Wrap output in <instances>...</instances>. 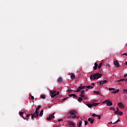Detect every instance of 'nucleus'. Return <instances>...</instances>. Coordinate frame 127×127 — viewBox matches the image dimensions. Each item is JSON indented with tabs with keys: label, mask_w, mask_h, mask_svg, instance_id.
I'll use <instances>...</instances> for the list:
<instances>
[{
	"label": "nucleus",
	"mask_w": 127,
	"mask_h": 127,
	"mask_svg": "<svg viewBox=\"0 0 127 127\" xmlns=\"http://www.w3.org/2000/svg\"><path fill=\"white\" fill-rule=\"evenodd\" d=\"M101 77H102V74L98 72V73H93V74H92L90 77V80H96V79L98 80V79H100Z\"/></svg>",
	"instance_id": "nucleus-1"
},
{
	"label": "nucleus",
	"mask_w": 127,
	"mask_h": 127,
	"mask_svg": "<svg viewBox=\"0 0 127 127\" xmlns=\"http://www.w3.org/2000/svg\"><path fill=\"white\" fill-rule=\"evenodd\" d=\"M69 113L70 114L71 118H73V119L76 118V119H79V117L77 116V112L75 110H70L69 111Z\"/></svg>",
	"instance_id": "nucleus-2"
},
{
	"label": "nucleus",
	"mask_w": 127,
	"mask_h": 127,
	"mask_svg": "<svg viewBox=\"0 0 127 127\" xmlns=\"http://www.w3.org/2000/svg\"><path fill=\"white\" fill-rule=\"evenodd\" d=\"M103 104H106V106L110 107L111 106H113V102L109 100H106L102 102Z\"/></svg>",
	"instance_id": "nucleus-3"
},
{
	"label": "nucleus",
	"mask_w": 127,
	"mask_h": 127,
	"mask_svg": "<svg viewBox=\"0 0 127 127\" xmlns=\"http://www.w3.org/2000/svg\"><path fill=\"white\" fill-rule=\"evenodd\" d=\"M54 115H55V113L51 114L50 116L47 118V121H51L52 120H54V119L55 118Z\"/></svg>",
	"instance_id": "nucleus-4"
},
{
	"label": "nucleus",
	"mask_w": 127,
	"mask_h": 127,
	"mask_svg": "<svg viewBox=\"0 0 127 127\" xmlns=\"http://www.w3.org/2000/svg\"><path fill=\"white\" fill-rule=\"evenodd\" d=\"M115 115H119V116H123V112L119 111V108H117V111L115 112Z\"/></svg>",
	"instance_id": "nucleus-5"
},
{
	"label": "nucleus",
	"mask_w": 127,
	"mask_h": 127,
	"mask_svg": "<svg viewBox=\"0 0 127 127\" xmlns=\"http://www.w3.org/2000/svg\"><path fill=\"white\" fill-rule=\"evenodd\" d=\"M34 115V118H38V116H39L38 111H36L35 113L32 114Z\"/></svg>",
	"instance_id": "nucleus-6"
},
{
	"label": "nucleus",
	"mask_w": 127,
	"mask_h": 127,
	"mask_svg": "<svg viewBox=\"0 0 127 127\" xmlns=\"http://www.w3.org/2000/svg\"><path fill=\"white\" fill-rule=\"evenodd\" d=\"M67 124L69 125V126H71V127H75V124H74V122L71 121H68Z\"/></svg>",
	"instance_id": "nucleus-7"
},
{
	"label": "nucleus",
	"mask_w": 127,
	"mask_h": 127,
	"mask_svg": "<svg viewBox=\"0 0 127 127\" xmlns=\"http://www.w3.org/2000/svg\"><path fill=\"white\" fill-rule=\"evenodd\" d=\"M106 83H108V81H107V80H104L103 81H100L99 85H105Z\"/></svg>",
	"instance_id": "nucleus-8"
},
{
	"label": "nucleus",
	"mask_w": 127,
	"mask_h": 127,
	"mask_svg": "<svg viewBox=\"0 0 127 127\" xmlns=\"http://www.w3.org/2000/svg\"><path fill=\"white\" fill-rule=\"evenodd\" d=\"M114 64L116 66V67H117V68H119L120 67V63L117 61L114 62Z\"/></svg>",
	"instance_id": "nucleus-9"
},
{
	"label": "nucleus",
	"mask_w": 127,
	"mask_h": 127,
	"mask_svg": "<svg viewBox=\"0 0 127 127\" xmlns=\"http://www.w3.org/2000/svg\"><path fill=\"white\" fill-rule=\"evenodd\" d=\"M118 105L120 108H125V105H124V104H123L122 102L119 103Z\"/></svg>",
	"instance_id": "nucleus-10"
},
{
	"label": "nucleus",
	"mask_w": 127,
	"mask_h": 127,
	"mask_svg": "<svg viewBox=\"0 0 127 127\" xmlns=\"http://www.w3.org/2000/svg\"><path fill=\"white\" fill-rule=\"evenodd\" d=\"M88 122H90V124H94V119L89 118L88 119Z\"/></svg>",
	"instance_id": "nucleus-11"
},
{
	"label": "nucleus",
	"mask_w": 127,
	"mask_h": 127,
	"mask_svg": "<svg viewBox=\"0 0 127 127\" xmlns=\"http://www.w3.org/2000/svg\"><path fill=\"white\" fill-rule=\"evenodd\" d=\"M119 92H120V89H117L115 91H112L111 93L112 94H117V93H119Z\"/></svg>",
	"instance_id": "nucleus-12"
},
{
	"label": "nucleus",
	"mask_w": 127,
	"mask_h": 127,
	"mask_svg": "<svg viewBox=\"0 0 127 127\" xmlns=\"http://www.w3.org/2000/svg\"><path fill=\"white\" fill-rule=\"evenodd\" d=\"M98 105H100V103H92V107H97Z\"/></svg>",
	"instance_id": "nucleus-13"
},
{
	"label": "nucleus",
	"mask_w": 127,
	"mask_h": 127,
	"mask_svg": "<svg viewBox=\"0 0 127 127\" xmlns=\"http://www.w3.org/2000/svg\"><path fill=\"white\" fill-rule=\"evenodd\" d=\"M68 97H74V98L77 97V95L74 94H71L68 95Z\"/></svg>",
	"instance_id": "nucleus-14"
},
{
	"label": "nucleus",
	"mask_w": 127,
	"mask_h": 127,
	"mask_svg": "<svg viewBox=\"0 0 127 127\" xmlns=\"http://www.w3.org/2000/svg\"><path fill=\"white\" fill-rule=\"evenodd\" d=\"M70 78H71V79H75V74H74V73H72L70 75Z\"/></svg>",
	"instance_id": "nucleus-15"
},
{
	"label": "nucleus",
	"mask_w": 127,
	"mask_h": 127,
	"mask_svg": "<svg viewBox=\"0 0 127 127\" xmlns=\"http://www.w3.org/2000/svg\"><path fill=\"white\" fill-rule=\"evenodd\" d=\"M123 81H127V79H125V78H122L121 79L118 80L117 82H122Z\"/></svg>",
	"instance_id": "nucleus-16"
},
{
	"label": "nucleus",
	"mask_w": 127,
	"mask_h": 127,
	"mask_svg": "<svg viewBox=\"0 0 127 127\" xmlns=\"http://www.w3.org/2000/svg\"><path fill=\"white\" fill-rule=\"evenodd\" d=\"M86 106H87V107L88 108H93V104H87Z\"/></svg>",
	"instance_id": "nucleus-17"
},
{
	"label": "nucleus",
	"mask_w": 127,
	"mask_h": 127,
	"mask_svg": "<svg viewBox=\"0 0 127 127\" xmlns=\"http://www.w3.org/2000/svg\"><path fill=\"white\" fill-rule=\"evenodd\" d=\"M58 81L59 82V83H62V82L63 81V79H62V78L60 77L59 79H58Z\"/></svg>",
	"instance_id": "nucleus-18"
},
{
	"label": "nucleus",
	"mask_w": 127,
	"mask_h": 127,
	"mask_svg": "<svg viewBox=\"0 0 127 127\" xmlns=\"http://www.w3.org/2000/svg\"><path fill=\"white\" fill-rule=\"evenodd\" d=\"M82 123H83V122L82 121V120H80L78 123V127H82Z\"/></svg>",
	"instance_id": "nucleus-19"
},
{
	"label": "nucleus",
	"mask_w": 127,
	"mask_h": 127,
	"mask_svg": "<svg viewBox=\"0 0 127 127\" xmlns=\"http://www.w3.org/2000/svg\"><path fill=\"white\" fill-rule=\"evenodd\" d=\"M85 87L86 86H79L78 89H79V90H80V91H81V90H83V89H85Z\"/></svg>",
	"instance_id": "nucleus-20"
},
{
	"label": "nucleus",
	"mask_w": 127,
	"mask_h": 127,
	"mask_svg": "<svg viewBox=\"0 0 127 127\" xmlns=\"http://www.w3.org/2000/svg\"><path fill=\"white\" fill-rule=\"evenodd\" d=\"M94 93L96 94V95H100L101 94V92H100V91H94Z\"/></svg>",
	"instance_id": "nucleus-21"
},
{
	"label": "nucleus",
	"mask_w": 127,
	"mask_h": 127,
	"mask_svg": "<svg viewBox=\"0 0 127 127\" xmlns=\"http://www.w3.org/2000/svg\"><path fill=\"white\" fill-rule=\"evenodd\" d=\"M118 122H120V120H118L116 121L115 122H114L113 123V122H111L110 123H108V124H113V125H115V124L118 123Z\"/></svg>",
	"instance_id": "nucleus-22"
},
{
	"label": "nucleus",
	"mask_w": 127,
	"mask_h": 127,
	"mask_svg": "<svg viewBox=\"0 0 127 127\" xmlns=\"http://www.w3.org/2000/svg\"><path fill=\"white\" fill-rule=\"evenodd\" d=\"M40 117H42L43 116V110H42L39 114Z\"/></svg>",
	"instance_id": "nucleus-23"
},
{
	"label": "nucleus",
	"mask_w": 127,
	"mask_h": 127,
	"mask_svg": "<svg viewBox=\"0 0 127 127\" xmlns=\"http://www.w3.org/2000/svg\"><path fill=\"white\" fill-rule=\"evenodd\" d=\"M102 65H103V63H101L99 64L98 66V68L99 69H101V68L102 67Z\"/></svg>",
	"instance_id": "nucleus-24"
},
{
	"label": "nucleus",
	"mask_w": 127,
	"mask_h": 127,
	"mask_svg": "<svg viewBox=\"0 0 127 127\" xmlns=\"http://www.w3.org/2000/svg\"><path fill=\"white\" fill-rule=\"evenodd\" d=\"M86 88H87V89H93V86L91 85H88L86 86Z\"/></svg>",
	"instance_id": "nucleus-25"
},
{
	"label": "nucleus",
	"mask_w": 127,
	"mask_h": 127,
	"mask_svg": "<svg viewBox=\"0 0 127 127\" xmlns=\"http://www.w3.org/2000/svg\"><path fill=\"white\" fill-rule=\"evenodd\" d=\"M55 93H56V90H53V91H51V94H55Z\"/></svg>",
	"instance_id": "nucleus-26"
},
{
	"label": "nucleus",
	"mask_w": 127,
	"mask_h": 127,
	"mask_svg": "<svg viewBox=\"0 0 127 127\" xmlns=\"http://www.w3.org/2000/svg\"><path fill=\"white\" fill-rule=\"evenodd\" d=\"M115 90H116V89L114 88H109V91H115Z\"/></svg>",
	"instance_id": "nucleus-27"
},
{
	"label": "nucleus",
	"mask_w": 127,
	"mask_h": 127,
	"mask_svg": "<svg viewBox=\"0 0 127 127\" xmlns=\"http://www.w3.org/2000/svg\"><path fill=\"white\" fill-rule=\"evenodd\" d=\"M80 94L82 95H85V90H82L80 92Z\"/></svg>",
	"instance_id": "nucleus-28"
},
{
	"label": "nucleus",
	"mask_w": 127,
	"mask_h": 127,
	"mask_svg": "<svg viewBox=\"0 0 127 127\" xmlns=\"http://www.w3.org/2000/svg\"><path fill=\"white\" fill-rule=\"evenodd\" d=\"M81 101H83V98L79 97L78 99V102H81Z\"/></svg>",
	"instance_id": "nucleus-29"
},
{
	"label": "nucleus",
	"mask_w": 127,
	"mask_h": 127,
	"mask_svg": "<svg viewBox=\"0 0 127 127\" xmlns=\"http://www.w3.org/2000/svg\"><path fill=\"white\" fill-rule=\"evenodd\" d=\"M55 97H56V94H52L51 98H55Z\"/></svg>",
	"instance_id": "nucleus-30"
},
{
	"label": "nucleus",
	"mask_w": 127,
	"mask_h": 127,
	"mask_svg": "<svg viewBox=\"0 0 127 127\" xmlns=\"http://www.w3.org/2000/svg\"><path fill=\"white\" fill-rule=\"evenodd\" d=\"M40 108H41V106H39L36 109V111H39L40 110Z\"/></svg>",
	"instance_id": "nucleus-31"
},
{
	"label": "nucleus",
	"mask_w": 127,
	"mask_h": 127,
	"mask_svg": "<svg viewBox=\"0 0 127 127\" xmlns=\"http://www.w3.org/2000/svg\"><path fill=\"white\" fill-rule=\"evenodd\" d=\"M41 99H45V95H42L41 96Z\"/></svg>",
	"instance_id": "nucleus-32"
},
{
	"label": "nucleus",
	"mask_w": 127,
	"mask_h": 127,
	"mask_svg": "<svg viewBox=\"0 0 127 127\" xmlns=\"http://www.w3.org/2000/svg\"><path fill=\"white\" fill-rule=\"evenodd\" d=\"M110 110H112V111H113L114 112H115V111H116V109H115L114 107H112V108H110Z\"/></svg>",
	"instance_id": "nucleus-33"
},
{
	"label": "nucleus",
	"mask_w": 127,
	"mask_h": 127,
	"mask_svg": "<svg viewBox=\"0 0 127 127\" xmlns=\"http://www.w3.org/2000/svg\"><path fill=\"white\" fill-rule=\"evenodd\" d=\"M84 125L85 126H87V125H88V121H84Z\"/></svg>",
	"instance_id": "nucleus-34"
},
{
	"label": "nucleus",
	"mask_w": 127,
	"mask_h": 127,
	"mask_svg": "<svg viewBox=\"0 0 127 127\" xmlns=\"http://www.w3.org/2000/svg\"><path fill=\"white\" fill-rule=\"evenodd\" d=\"M19 114L20 116L21 117V116H22V115H23V112H20L19 113Z\"/></svg>",
	"instance_id": "nucleus-35"
},
{
	"label": "nucleus",
	"mask_w": 127,
	"mask_h": 127,
	"mask_svg": "<svg viewBox=\"0 0 127 127\" xmlns=\"http://www.w3.org/2000/svg\"><path fill=\"white\" fill-rule=\"evenodd\" d=\"M97 115H96L95 113L93 114L92 115V117H97Z\"/></svg>",
	"instance_id": "nucleus-36"
},
{
	"label": "nucleus",
	"mask_w": 127,
	"mask_h": 127,
	"mask_svg": "<svg viewBox=\"0 0 127 127\" xmlns=\"http://www.w3.org/2000/svg\"><path fill=\"white\" fill-rule=\"evenodd\" d=\"M94 66L95 67H98V64H97V63H95L94 64Z\"/></svg>",
	"instance_id": "nucleus-37"
},
{
	"label": "nucleus",
	"mask_w": 127,
	"mask_h": 127,
	"mask_svg": "<svg viewBox=\"0 0 127 127\" xmlns=\"http://www.w3.org/2000/svg\"><path fill=\"white\" fill-rule=\"evenodd\" d=\"M85 94H81L80 95V97H81V98H83L84 97H85Z\"/></svg>",
	"instance_id": "nucleus-38"
},
{
	"label": "nucleus",
	"mask_w": 127,
	"mask_h": 127,
	"mask_svg": "<svg viewBox=\"0 0 127 127\" xmlns=\"http://www.w3.org/2000/svg\"><path fill=\"white\" fill-rule=\"evenodd\" d=\"M96 117H98L99 120H101V116L100 115H97Z\"/></svg>",
	"instance_id": "nucleus-39"
},
{
	"label": "nucleus",
	"mask_w": 127,
	"mask_h": 127,
	"mask_svg": "<svg viewBox=\"0 0 127 127\" xmlns=\"http://www.w3.org/2000/svg\"><path fill=\"white\" fill-rule=\"evenodd\" d=\"M83 99L84 100H88V98H87L86 97H85V96H84V97L83 98Z\"/></svg>",
	"instance_id": "nucleus-40"
},
{
	"label": "nucleus",
	"mask_w": 127,
	"mask_h": 127,
	"mask_svg": "<svg viewBox=\"0 0 127 127\" xmlns=\"http://www.w3.org/2000/svg\"><path fill=\"white\" fill-rule=\"evenodd\" d=\"M80 91H81L80 90V89H79V88H77V89H76V92H80Z\"/></svg>",
	"instance_id": "nucleus-41"
},
{
	"label": "nucleus",
	"mask_w": 127,
	"mask_h": 127,
	"mask_svg": "<svg viewBox=\"0 0 127 127\" xmlns=\"http://www.w3.org/2000/svg\"><path fill=\"white\" fill-rule=\"evenodd\" d=\"M67 99H68V97L66 98H64L63 99V101H65V100H67Z\"/></svg>",
	"instance_id": "nucleus-42"
},
{
	"label": "nucleus",
	"mask_w": 127,
	"mask_h": 127,
	"mask_svg": "<svg viewBox=\"0 0 127 127\" xmlns=\"http://www.w3.org/2000/svg\"><path fill=\"white\" fill-rule=\"evenodd\" d=\"M34 118V116L33 115V114H31V119H33Z\"/></svg>",
	"instance_id": "nucleus-43"
},
{
	"label": "nucleus",
	"mask_w": 127,
	"mask_h": 127,
	"mask_svg": "<svg viewBox=\"0 0 127 127\" xmlns=\"http://www.w3.org/2000/svg\"><path fill=\"white\" fill-rule=\"evenodd\" d=\"M55 95H56V96H57V95H59V91H58L57 93L55 94Z\"/></svg>",
	"instance_id": "nucleus-44"
},
{
	"label": "nucleus",
	"mask_w": 127,
	"mask_h": 127,
	"mask_svg": "<svg viewBox=\"0 0 127 127\" xmlns=\"http://www.w3.org/2000/svg\"><path fill=\"white\" fill-rule=\"evenodd\" d=\"M31 100H33V99H34V97L33 96H31Z\"/></svg>",
	"instance_id": "nucleus-45"
},
{
	"label": "nucleus",
	"mask_w": 127,
	"mask_h": 127,
	"mask_svg": "<svg viewBox=\"0 0 127 127\" xmlns=\"http://www.w3.org/2000/svg\"><path fill=\"white\" fill-rule=\"evenodd\" d=\"M63 121V119H60L58 120V122H62Z\"/></svg>",
	"instance_id": "nucleus-46"
},
{
	"label": "nucleus",
	"mask_w": 127,
	"mask_h": 127,
	"mask_svg": "<svg viewBox=\"0 0 127 127\" xmlns=\"http://www.w3.org/2000/svg\"><path fill=\"white\" fill-rule=\"evenodd\" d=\"M123 55H126V56H127V53L123 54Z\"/></svg>",
	"instance_id": "nucleus-47"
},
{
	"label": "nucleus",
	"mask_w": 127,
	"mask_h": 127,
	"mask_svg": "<svg viewBox=\"0 0 127 127\" xmlns=\"http://www.w3.org/2000/svg\"><path fill=\"white\" fill-rule=\"evenodd\" d=\"M72 90L71 89H69L68 90V93H70Z\"/></svg>",
	"instance_id": "nucleus-48"
},
{
	"label": "nucleus",
	"mask_w": 127,
	"mask_h": 127,
	"mask_svg": "<svg viewBox=\"0 0 127 127\" xmlns=\"http://www.w3.org/2000/svg\"><path fill=\"white\" fill-rule=\"evenodd\" d=\"M29 116H30V115L28 114L26 117V118H28V117H29Z\"/></svg>",
	"instance_id": "nucleus-49"
},
{
	"label": "nucleus",
	"mask_w": 127,
	"mask_h": 127,
	"mask_svg": "<svg viewBox=\"0 0 127 127\" xmlns=\"http://www.w3.org/2000/svg\"><path fill=\"white\" fill-rule=\"evenodd\" d=\"M97 66H94V70H97Z\"/></svg>",
	"instance_id": "nucleus-50"
},
{
	"label": "nucleus",
	"mask_w": 127,
	"mask_h": 127,
	"mask_svg": "<svg viewBox=\"0 0 127 127\" xmlns=\"http://www.w3.org/2000/svg\"><path fill=\"white\" fill-rule=\"evenodd\" d=\"M127 74H124V77H127Z\"/></svg>",
	"instance_id": "nucleus-51"
},
{
	"label": "nucleus",
	"mask_w": 127,
	"mask_h": 127,
	"mask_svg": "<svg viewBox=\"0 0 127 127\" xmlns=\"http://www.w3.org/2000/svg\"><path fill=\"white\" fill-rule=\"evenodd\" d=\"M124 92H127V89H125L124 90Z\"/></svg>",
	"instance_id": "nucleus-52"
},
{
	"label": "nucleus",
	"mask_w": 127,
	"mask_h": 127,
	"mask_svg": "<svg viewBox=\"0 0 127 127\" xmlns=\"http://www.w3.org/2000/svg\"><path fill=\"white\" fill-rule=\"evenodd\" d=\"M92 85H93V86H94L95 85L94 83H92Z\"/></svg>",
	"instance_id": "nucleus-53"
},
{
	"label": "nucleus",
	"mask_w": 127,
	"mask_h": 127,
	"mask_svg": "<svg viewBox=\"0 0 127 127\" xmlns=\"http://www.w3.org/2000/svg\"><path fill=\"white\" fill-rule=\"evenodd\" d=\"M126 65H127V62H126Z\"/></svg>",
	"instance_id": "nucleus-54"
},
{
	"label": "nucleus",
	"mask_w": 127,
	"mask_h": 127,
	"mask_svg": "<svg viewBox=\"0 0 127 127\" xmlns=\"http://www.w3.org/2000/svg\"><path fill=\"white\" fill-rule=\"evenodd\" d=\"M73 92H77V91L76 90H74Z\"/></svg>",
	"instance_id": "nucleus-55"
},
{
	"label": "nucleus",
	"mask_w": 127,
	"mask_h": 127,
	"mask_svg": "<svg viewBox=\"0 0 127 127\" xmlns=\"http://www.w3.org/2000/svg\"><path fill=\"white\" fill-rule=\"evenodd\" d=\"M126 45H127V43L126 44Z\"/></svg>",
	"instance_id": "nucleus-56"
}]
</instances>
